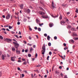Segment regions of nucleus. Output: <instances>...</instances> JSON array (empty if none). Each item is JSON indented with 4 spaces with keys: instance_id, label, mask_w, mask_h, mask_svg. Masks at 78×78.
<instances>
[{
    "instance_id": "nucleus-1",
    "label": "nucleus",
    "mask_w": 78,
    "mask_h": 78,
    "mask_svg": "<svg viewBox=\"0 0 78 78\" xmlns=\"http://www.w3.org/2000/svg\"><path fill=\"white\" fill-rule=\"evenodd\" d=\"M13 44H14V47L15 48L17 49V48H18V47H19V44L14 42H13Z\"/></svg>"
},
{
    "instance_id": "nucleus-2",
    "label": "nucleus",
    "mask_w": 78,
    "mask_h": 78,
    "mask_svg": "<svg viewBox=\"0 0 78 78\" xmlns=\"http://www.w3.org/2000/svg\"><path fill=\"white\" fill-rule=\"evenodd\" d=\"M10 17H11V15H10V14H8L7 16H6L5 18L6 19L8 20V19H9Z\"/></svg>"
},
{
    "instance_id": "nucleus-3",
    "label": "nucleus",
    "mask_w": 78,
    "mask_h": 78,
    "mask_svg": "<svg viewBox=\"0 0 78 78\" xmlns=\"http://www.w3.org/2000/svg\"><path fill=\"white\" fill-rule=\"evenodd\" d=\"M5 41L9 43V42H11L12 41V40L11 39L9 38H6Z\"/></svg>"
},
{
    "instance_id": "nucleus-4",
    "label": "nucleus",
    "mask_w": 78,
    "mask_h": 78,
    "mask_svg": "<svg viewBox=\"0 0 78 78\" xmlns=\"http://www.w3.org/2000/svg\"><path fill=\"white\" fill-rule=\"evenodd\" d=\"M63 20L64 21H65V22H66H66H69V19L66 18H64Z\"/></svg>"
},
{
    "instance_id": "nucleus-5",
    "label": "nucleus",
    "mask_w": 78,
    "mask_h": 78,
    "mask_svg": "<svg viewBox=\"0 0 78 78\" xmlns=\"http://www.w3.org/2000/svg\"><path fill=\"white\" fill-rule=\"evenodd\" d=\"M42 49L44 51H45V44L43 45L42 47Z\"/></svg>"
},
{
    "instance_id": "nucleus-6",
    "label": "nucleus",
    "mask_w": 78,
    "mask_h": 78,
    "mask_svg": "<svg viewBox=\"0 0 78 78\" xmlns=\"http://www.w3.org/2000/svg\"><path fill=\"white\" fill-rule=\"evenodd\" d=\"M39 14H41V15H45V12H43L42 11L39 12Z\"/></svg>"
},
{
    "instance_id": "nucleus-7",
    "label": "nucleus",
    "mask_w": 78,
    "mask_h": 78,
    "mask_svg": "<svg viewBox=\"0 0 78 78\" xmlns=\"http://www.w3.org/2000/svg\"><path fill=\"white\" fill-rule=\"evenodd\" d=\"M16 54H20V51H18V49H16Z\"/></svg>"
},
{
    "instance_id": "nucleus-8",
    "label": "nucleus",
    "mask_w": 78,
    "mask_h": 78,
    "mask_svg": "<svg viewBox=\"0 0 78 78\" xmlns=\"http://www.w3.org/2000/svg\"><path fill=\"white\" fill-rule=\"evenodd\" d=\"M60 23L61 24V25H62V23L64 24L66 23V22H65L64 20H61L60 21Z\"/></svg>"
},
{
    "instance_id": "nucleus-9",
    "label": "nucleus",
    "mask_w": 78,
    "mask_h": 78,
    "mask_svg": "<svg viewBox=\"0 0 78 78\" xmlns=\"http://www.w3.org/2000/svg\"><path fill=\"white\" fill-rule=\"evenodd\" d=\"M52 6L53 9H54L55 8V7L54 6V2L53 1H52Z\"/></svg>"
},
{
    "instance_id": "nucleus-10",
    "label": "nucleus",
    "mask_w": 78,
    "mask_h": 78,
    "mask_svg": "<svg viewBox=\"0 0 78 78\" xmlns=\"http://www.w3.org/2000/svg\"><path fill=\"white\" fill-rule=\"evenodd\" d=\"M12 51H16V49L14 47H12Z\"/></svg>"
},
{
    "instance_id": "nucleus-11",
    "label": "nucleus",
    "mask_w": 78,
    "mask_h": 78,
    "mask_svg": "<svg viewBox=\"0 0 78 78\" xmlns=\"http://www.w3.org/2000/svg\"><path fill=\"white\" fill-rule=\"evenodd\" d=\"M26 12L27 13V14H30V9H28L26 11Z\"/></svg>"
},
{
    "instance_id": "nucleus-12",
    "label": "nucleus",
    "mask_w": 78,
    "mask_h": 78,
    "mask_svg": "<svg viewBox=\"0 0 78 78\" xmlns=\"http://www.w3.org/2000/svg\"><path fill=\"white\" fill-rule=\"evenodd\" d=\"M50 27H52L53 26V24L52 23H50L49 24Z\"/></svg>"
},
{
    "instance_id": "nucleus-13",
    "label": "nucleus",
    "mask_w": 78,
    "mask_h": 78,
    "mask_svg": "<svg viewBox=\"0 0 78 78\" xmlns=\"http://www.w3.org/2000/svg\"><path fill=\"white\" fill-rule=\"evenodd\" d=\"M41 17L42 18H43L44 19L48 18V17L47 16H41Z\"/></svg>"
},
{
    "instance_id": "nucleus-14",
    "label": "nucleus",
    "mask_w": 78,
    "mask_h": 78,
    "mask_svg": "<svg viewBox=\"0 0 78 78\" xmlns=\"http://www.w3.org/2000/svg\"><path fill=\"white\" fill-rule=\"evenodd\" d=\"M71 30L72 31H76V29H75V28H73V27L71 28Z\"/></svg>"
},
{
    "instance_id": "nucleus-15",
    "label": "nucleus",
    "mask_w": 78,
    "mask_h": 78,
    "mask_svg": "<svg viewBox=\"0 0 78 78\" xmlns=\"http://www.w3.org/2000/svg\"><path fill=\"white\" fill-rule=\"evenodd\" d=\"M2 59L3 60H4V59H5V56H4L3 54L2 55Z\"/></svg>"
},
{
    "instance_id": "nucleus-16",
    "label": "nucleus",
    "mask_w": 78,
    "mask_h": 78,
    "mask_svg": "<svg viewBox=\"0 0 78 78\" xmlns=\"http://www.w3.org/2000/svg\"><path fill=\"white\" fill-rule=\"evenodd\" d=\"M73 36H77V34H76V33H73Z\"/></svg>"
},
{
    "instance_id": "nucleus-17",
    "label": "nucleus",
    "mask_w": 78,
    "mask_h": 78,
    "mask_svg": "<svg viewBox=\"0 0 78 78\" xmlns=\"http://www.w3.org/2000/svg\"><path fill=\"white\" fill-rule=\"evenodd\" d=\"M14 58V57H11V60L12 61H14V59H13Z\"/></svg>"
},
{
    "instance_id": "nucleus-18",
    "label": "nucleus",
    "mask_w": 78,
    "mask_h": 78,
    "mask_svg": "<svg viewBox=\"0 0 78 78\" xmlns=\"http://www.w3.org/2000/svg\"><path fill=\"white\" fill-rule=\"evenodd\" d=\"M23 4H21V5H20V8L21 9H23Z\"/></svg>"
},
{
    "instance_id": "nucleus-19",
    "label": "nucleus",
    "mask_w": 78,
    "mask_h": 78,
    "mask_svg": "<svg viewBox=\"0 0 78 78\" xmlns=\"http://www.w3.org/2000/svg\"><path fill=\"white\" fill-rule=\"evenodd\" d=\"M35 76H36V74H34V76H33V74H31V77L32 78L35 77Z\"/></svg>"
},
{
    "instance_id": "nucleus-20",
    "label": "nucleus",
    "mask_w": 78,
    "mask_h": 78,
    "mask_svg": "<svg viewBox=\"0 0 78 78\" xmlns=\"http://www.w3.org/2000/svg\"><path fill=\"white\" fill-rule=\"evenodd\" d=\"M71 27H72V26L70 25H68L67 27V28H68V29H70Z\"/></svg>"
},
{
    "instance_id": "nucleus-21",
    "label": "nucleus",
    "mask_w": 78,
    "mask_h": 78,
    "mask_svg": "<svg viewBox=\"0 0 78 78\" xmlns=\"http://www.w3.org/2000/svg\"><path fill=\"white\" fill-rule=\"evenodd\" d=\"M59 19L60 20H62V15H60V16L59 17Z\"/></svg>"
},
{
    "instance_id": "nucleus-22",
    "label": "nucleus",
    "mask_w": 78,
    "mask_h": 78,
    "mask_svg": "<svg viewBox=\"0 0 78 78\" xmlns=\"http://www.w3.org/2000/svg\"><path fill=\"white\" fill-rule=\"evenodd\" d=\"M50 36H48L47 37V40H48V41H50Z\"/></svg>"
},
{
    "instance_id": "nucleus-23",
    "label": "nucleus",
    "mask_w": 78,
    "mask_h": 78,
    "mask_svg": "<svg viewBox=\"0 0 78 78\" xmlns=\"http://www.w3.org/2000/svg\"><path fill=\"white\" fill-rule=\"evenodd\" d=\"M66 4H62V6L63 7H66Z\"/></svg>"
},
{
    "instance_id": "nucleus-24",
    "label": "nucleus",
    "mask_w": 78,
    "mask_h": 78,
    "mask_svg": "<svg viewBox=\"0 0 78 78\" xmlns=\"http://www.w3.org/2000/svg\"><path fill=\"white\" fill-rule=\"evenodd\" d=\"M55 73L56 74L59 75V72H58V71H56Z\"/></svg>"
},
{
    "instance_id": "nucleus-25",
    "label": "nucleus",
    "mask_w": 78,
    "mask_h": 78,
    "mask_svg": "<svg viewBox=\"0 0 78 78\" xmlns=\"http://www.w3.org/2000/svg\"><path fill=\"white\" fill-rule=\"evenodd\" d=\"M41 51H43V52L41 53L42 55H44V54H45V51H44L42 50Z\"/></svg>"
},
{
    "instance_id": "nucleus-26",
    "label": "nucleus",
    "mask_w": 78,
    "mask_h": 78,
    "mask_svg": "<svg viewBox=\"0 0 78 78\" xmlns=\"http://www.w3.org/2000/svg\"><path fill=\"white\" fill-rule=\"evenodd\" d=\"M33 48H32V47H31L30 48V52H31V51H32V50H33Z\"/></svg>"
},
{
    "instance_id": "nucleus-27",
    "label": "nucleus",
    "mask_w": 78,
    "mask_h": 78,
    "mask_svg": "<svg viewBox=\"0 0 78 78\" xmlns=\"http://www.w3.org/2000/svg\"><path fill=\"white\" fill-rule=\"evenodd\" d=\"M23 21L24 22H26V21H27V19L26 18H24L23 19Z\"/></svg>"
},
{
    "instance_id": "nucleus-28",
    "label": "nucleus",
    "mask_w": 78,
    "mask_h": 78,
    "mask_svg": "<svg viewBox=\"0 0 78 78\" xmlns=\"http://www.w3.org/2000/svg\"><path fill=\"white\" fill-rule=\"evenodd\" d=\"M15 15H16V16H19V13L18 12H17V13H16V12H15Z\"/></svg>"
},
{
    "instance_id": "nucleus-29",
    "label": "nucleus",
    "mask_w": 78,
    "mask_h": 78,
    "mask_svg": "<svg viewBox=\"0 0 78 78\" xmlns=\"http://www.w3.org/2000/svg\"><path fill=\"white\" fill-rule=\"evenodd\" d=\"M39 25L41 27V26H42V25H44V23H41V24L39 23Z\"/></svg>"
},
{
    "instance_id": "nucleus-30",
    "label": "nucleus",
    "mask_w": 78,
    "mask_h": 78,
    "mask_svg": "<svg viewBox=\"0 0 78 78\" xmlns=\"http://www.w3.org/2000/svg\"><path fill=\"white\" fill-rule=\"evenodd\" d=\"M73 39L76 40H78V37L73 38Z\"/></svg>"
},
{
    "instance_id": "nucleus-31",
    "label": "nucleus",
    "mask_w": 78,
    "mask_h": 78,
    "mask_svg": "<svg viewBox=\"0 0 78 78\" xmlns=\"http://www.w3.org/2000/svg\"><path fill=\"white\" fill-rule=\"evenodd\" d=\"M38 30L39 31H41V29L40 27H39L38 28Z\"/></svg>"
},
{
    "instance_id": "nucleus-32",
    "label": "nucleus",
    "mask_w": 78,
    "mask_h": 78,
    "mask_svg": "<svg viewBox=\"0 0 78 78\" xmlns=\"http://www.w3.org/2000/svg\"><path fill=\"white\" fill-rule=\"evenodd\" d=\"M51 16L52 17H54V18L55 17H58V16H54L53 15H52Z\"/></svg>"
},
{
    "instance_id": "nucleus-33",
    "label": "nucleus",
    "mask_w": 78,
    "mask_h": 78,
    "mask_svg": "<svg viewBox=\"0 0 78 78\" xmlns=\"http://www.w3.org/2000/svg\"><path fill=\"white\" fill-rule=\"evenodd\" d=\"M36 67H41V65H37L36 66Z\"/></svg>"
},
{
    "instance_id": "nucleus-34",
    "label": "nucleus",
    "mask_w": 78,
    "mask_h": 78,
    "mask_svg": "<svg viewBox=\"0 0 78 78\" xmlns=\"http://www.w3.org/2000/svg\"><path fill=\"white\" fill-rule=\"evenodd\" d=\"M76 12L77 13H78V9H76Z\"/></svg>"
},
{
    "instance_id": "nucleus-35",
    "label": "nucleus",
    "mask_w": 78,
    "mask_h": 78,
    "mask_svg": "<svg viewBox=\"0 0 78 78\" xmlns=\"http://www.w3.org/2000/svg\"><path fill=\"white\" fill-rule=\"evenodd\" d=\"M26 64H27V61L24 62L23 63V64H24V65Z\"/></svg>"
},
{
    "instance_id": "nucleus-36",
    "label": "nucleus",
    "mask_w": 78,
    "mask_h": 78,
    "mask_svg": "<svg viewBox=\"0 0 78 78\" xmlns=\"http://www.w3.org/2000/svg\"><path fill=\"white\" fill-rule=\"evenodd\" d=\"M54 39H55V40H56V39H57V37L56 36L54 37Z\"/></svg>"
},
{
    "instance_id": "nucleus-37",
    "label": "nucleus",
    "mask_w": 78,
    "mask_h": 78,
    "mask_svg": "<svg viewBox=\"0 0 78 78\" xmlns=\"http://www.w3.org/2000/svg\"><path fill=\"white\" fill-rule=\"evenodd\" d=\"M28 57H31V54H28Z\"/></svg>"
},
{
    "instance_id": "nucleus-38",
    "label": "nucleus",
    "mask_w": 78,
    "mask_h": 78,
    "mask_svg": "<svg viewBox=\"0 0 78 78\" xmlns=\"http://www.w3.org/2000/svg\"><path fill=\"white\" fill-rule=\"evenodd\" d=\"M9 29H11L12 28V27L10 26H9Z\"/></svg>"
},
{
    "instance_id": "nucleus-39",
    "label": "nucleus",
    "mask_w": 78,
    "mask_h": 78,
    "mask_svg": "<svg viewBox=\"0 0 78 78\" xmlns=\"http://www.w3.org/2000/svg\"><path fill=\"white\" fill-rule=\"evenodd\" d=\"M52 54V53H51V52L50 51L49 53V55H51V54Z\"/></svg>"
},
{
    "instance_id": "nucleus-40",
    "label": "nucleus",
    "mask_w": 78,
    "mask_h": 78,
    "mask_svg": "<svg viewBox=\"0 0 78 78\" xmlns=\"http://www.w3.org/2000/svg\"><path fill=\"white\" fill-rule=\"evenodd\" d=\"M51 43H48V46H51Z\"/></svg>"
},
{
    "instance_id": "nucleus-41",
    "label": "nucleus",
    "mask_w": 78,
    "mask_h": 78,
    "mask_svg": "<svg viewBox=\"0 0 78 78\" xmlns=\"http://www.w3.org/2000/svg\"><path fill=\"white\" fill-rule=\"evenodd\" d=\"M71 42L72 43H73L74 42V41L73 40H71Z\"/></svg>"
},
{
    "instance_id": "nucleus-42",
    "label": "nucleus",
    "mask_w": 78,
    "mask_h": 78,
    "mask_svg": "<svg viewBox=\"0 0 78 78\" xmlns=\"http://www.w3.org/2000/svg\"><path fill=\"white\" fill-rule=\"evenodd\" d=\"M29 39H30V40H31L32 38L30 36H29Z\"/></svg>"
},
{
    "instance_id": "nucleus-43",
    "label": "nucleus",
    "mask_w": 78,
    "mask_h": 78,
    "mask_svg": "<svg viewBox=\"0 0 78 78\" xmlns=\"http://www.w3.org/2000/svg\"><path fill=\"white\" fill-rule=\"evenodd\" d=\"M15 37L16 38H17V39H19V37L18 36H17V35H15Z\"/></svg>"
},
{
    "instance_id": "nucleus-44",
    "label": "nucleus",
    "mask_w": 78,
    "mask_h": 78,
    "mask_svg": "<svg viewBox=\"0 0 78 78\" xmlns=\"http://www.w3.org/2000/svg\"><path fill=\"white\" fill-rule=\"evenodd\" d=\"M49 58H50V56H48L47 57V59L48 61L49 60Z\"/></svg>"
},
{
    "instance_id": "nucleus-45",
    "label": "nucleus",
    "mask_w": 78,
    "mask_h": 78,
    "mask_svg": "<svg viewBox=\"0 0 78 78\" xmlns=\"http://www.w3.org/2000/svg\"><path fill=\"white\" fill-rule=\"evenodd\" d=\"M7 56L8 58H9V57H10V55L9 54H7Z\"/></svg>"
},
{
    "instance_id": "nucleus-46",
    "label": "nucleus",
    "mask_w": 78,
    "mask_h": 78,
    "mask_svg": "<svg viewBox=\"0 0 78 78\" xmlns=\"http://www.w3.org/2000/svg\"><path fill=\"white\" fill-rule=\"evenodd\" d=\"M2 31H5L6 30V29L4 28H2Z\"/></svg>"
},
{
    "instance_id": "nucleus-47",
    "label": "nucleus",
    "mask_w": 78,
    "mask_h": 78,
    "mask_svg": "<svg viewBox=\"0 0 78 78\" xmlns=\"http://www.w3.org/2000/svg\"><path fill=\"white\" fill-rule=\"evenodd\" d=\"M44 36H45V37H47V34H44Z\"/></svg>"
},
{
    "instance_id": "nucleus-48",
    "label": "nucleus",
    "mask_w": 78,
    "mask_h": 78,
    "mask_svg": "<svg viewBox=\"0 0 78 78\" xmlns=\"http://www.w3.org/2000/svg\"><path fill=\"white\" fill-rule=\"evenodd\" d=\"M36 22L37 23H38V22H39V20L38 19H36Z\"/></svg>"
},
{
    "instance_id": "nucleus-49",
    "label": "nucleus",
    "mask_w": 78,
    "mask_h": 78,
    "mask_svg": "<svg viewBox=\"0 0 78 78\" xmlns=\"http://www.w3.org/2000/svg\"><path fill=\"white\" fill-rule=\"evenodd\" d=\"M25 51L26 53H27V52H28V50H27V49H26L25 50Z\"/></svg>"
},
{
    "instance_id": "nucleus-50",
    "label": "nucleus",
    "mask_w": 78,
    "mask_h": 78,
    "mask_svg": "<svg viewBox=\"0 0 78 78\" xmlns=\"http://www.w3.org/2000/svg\"><path fill=\"white\" fill-rule=\"evenodd\" d=\"M28 45L29 46H31V45H32V44H30L29 43H28Z\"/></svg>"
},
{
    "instance_id": "nucleus-51",
    "label": "nucleus",
    "mask_w": 78,
    "mask_h": 78,
    "mask_svg": "<svg viewBox=\"0 0 78 78\" xmlns=\"http://www.w3.org/2000/svg\"><path fill=\"white\" fill-rule=\"evenodd\" d=\"M66 49H68V48L66 47L65 48H64V50H66Z\"/></svg>"
},
{
    "instance_id": "nucleus-52",
    "label": "nucleus",
    "mask_w": 78,
    "mask_h": 78,
    "mask_svg": "<svg viewBox=\"0 0 78 78\" xmlns=\"http://www.w3.org/2000/svg\"><path fill=\"white\" fill-rule=\"evenodd\" d=\"M17 25H20V22H17Z\"/></svg>"
},
{
    "instance_id": "nucleus-53",
    "label": "nucleus",
    "mask_w": 78,
    "mask_h": 78,
    "mask_svg": "<svg viewBox=\"0 0 78 78\" xmlns=\"http://www.w3.org/2000/svg\"><path fill=\"white\" fill-rule=\"evenodd\" d=\"M18 34H20V35H21V32L20 31L19 32Z\"/></svg>"
},
{
    "instance_id": "nucleus-54",
    "label": "nucleus",
    "mask_w": 78,
    "mask_h": 78,
    "mask_svg": "<svg viewBox=\"0 0 78 78\" xmlns=\"http://www.w3.org/2000/svg\"><path fill=\"white\" fill-rule=\"evenodd\" d=\"M29 30H30V31H32V29H31V27L29 28Z\"/></svg>"
},
{
    "instance_id": "nucleus-55",
    "label": "nucleus",
    "mask_w": 78,
    "mask_h": 78,
    "mask_svg": "<svg viewBox=\"0 0 78 78\" xmlns=\"http://www.w3.org/2000/svg\"><path fill=\"white\" fill-rule=\"evenodd\" d=\"M67 15H69V14H70V12H67Z\"/></svg>"
},
{
    "instance_id": "nucleus-56",
    "label": "nucleus",
    "mask_w": 78,
    "mask_h": 78,
    "mask_svg": "<svg viewBox=\"0 0 78 78\" xmlns=\"http://www.w3.org/2000/svg\"><path fill=\"white\" fill-rule=\"evenodd\" d=\"M63 45H64V46L65 47H66V43H64V44H63Z\"/></svg>"
},
{
    "instance_id": "nucleus-57",
    "label": "nucleus",
    "mask_w": 78,
    "mask_h": 78,
    "mask_svg": "<svg viewBox=\"0 0 78 78\" xmlns=\"http://www.w3.org/2000/svg\"><path fill=\"white\" fill-rule=\"evenodd\" d=\"M21 75L22 76V77H24V74H21Z\"/></svg>"
},
{
    "instance_id": "nucleus-58",
    "label": "nucleus",
    "mask_w": 78,
    "mask_h": 78,
    "mask_svg": "<svg viewBox=\"0 0 78 78\" xmlns=\"http://www.w3.org/2000/svg\"><path fill=\"white\" fill-rule=\"evenodd\" d=\"M13 41H15V42H17V41H16V40H15V39H13Z\"/></svg>"
},
{
    "instance_id": "nucleus-59",
    "label": "nucleus",
    "mask_w": 78,
    "mask_h": 78,
    "mask_svg": "<svg viewBox=\"0 0 78 78\" xmlns=\"http://www.w3.org/2000/svg\"><path fill=\"white\" fill-rule=\"evenodd\" d=\"M34 29L35 30H37V27H34Z\"/></svg>"
},
{
    "instance_id": "nucleus-60",
    "label": "nucleus",
    "mask_w": 78,
    "mask_h": 78,
    "mask_svg": "<svg viewBox=\"0 0 78 78\" xmlns=\"http://www.w3.org/2000/svg\"><path fill=\"white\" fill-rule=\"evenodd\" d=\"M3 18H4V19H5V15H3L2 16Z\"/></svg>"
},
{
    "instance_id": "nucleus-61",
    "label": "nucleus",
    "mask_w": 78,
    "mask_h": 78,
    "mask_svg": "<svg viewBox=\"0 0 78 78\" xmlns=\"http://www.w3.org/2000/svg\"><path fill=\"white\" fill-rule=\"evenodd\" d=\"M23 42H24V43H25V44H27V41H23Z\"/></svg>"
},
{
    "instance_id": "nucleus-62",
    "label": "nucleus",
    "mask_w": 78,
    "mask_h": 78,
    "mask_svg": "<svg viewBox=\"0 0 78 78\" xmlns=\"http://www.w3.org/2000/svg\"><path fill=\"white\" fill-rule=\"evenodd\" d=\"M3 32L4 34H7L6 31H3Z\"/></svg>"
},
{
    "instance_id": "nucleus-63",
    "label": "nucleus",
    "mask_w": 78,
    "mask_h": 78,
    "mask_svg": "<svg viewBox=\"0 0 78 78\" xmlns=\"http://www.w3.org/2000/svg\"><path fill=\"white\" fill-rule=\"evenodd\" d=\"M22 52H24V51H25V50H24V49H23L22 51Z\"/></svg>"
},
{
    "instance_id": "nucleus-64",
    "label": "nucleus",
    "mask_w": 78,
    "mask_h": 78,
    "mask_svg": "<svg viewBox=\"0 0 78 78\" xmlns=\"http://www.w3.org/2000/svg\"><path fill=\"white\" fill-rule=\"evenodd\" d=\"M65 78H67V75L65 76Z\"/></svg>"
}]
</instances>
